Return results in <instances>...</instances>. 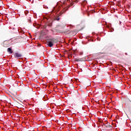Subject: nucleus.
Listing matches in <instances>:
<instances>
[{"label":"nucleus","mask_w":131,"mask_h":131,"mask_svg":"<svg viewBox=\"0 0 131 131\" xmlns=\"http://www.w3.org/2000/svg\"><path fill=\"white\" fill-rule=\"evenodd\" d=\"M49 41L48 42V47H50V48H52L53 46H54V43L55 42V39H49Z\"/></svg>","instance_id":"f257e3e1"},{"label":"nucleus","mask_w":131,"mask_h":131,"mask_svg":"<svg viewBox=\"0 0 131 131\" xmlns=\"http://www.w3.org/2000/svg\"><path fill=\"white\" fill-rule=\"evenodd\" d=\"M11 46V43L9 41H4V47L5 48H9V47Z\"/></svg>","instance_id":"f03ea898"},{"label":"nucleus","mask_w":131,"mask_h":131,"mask_svg":"<svg viewBox=\"0 0 131 131\" xmlns=\"http://www.w3.org/2000/svg\"><path fill=\"white\" fill-rule=\"evenodd\" d=\"M63 14V13H62L61 12L59 13L56 16L54 17V19L56 20V21H59V20H60V16H62V14Z\"/></svg>","instance_id":"7ed1b4c3"},{"label":"nucleus","mask_w":131,"mask_h":131,"mask_svg":"<svg viewBox=\"0 0 131 131\" xmlns=\"http://www.w3.org/2000/svg\"><path fill=\"white\" fill-rule=\"evenodd\" d=\"M22 57V54L19 53H15L14 54V58H21Z\"/></svg>","instance_id":"20e7f679"},{"label":"nucleus","mask_w":131,"mask_h":131,"mask_svg":"<svg viewBox=\"0 0 131 131\" xmlns=\"http://www.w3.org/2000/svg\"><path fill=\"white\" fill-rule=\"evenodd\" d=\"M75 61L76 62H82L83 61V58H75Z\"/></svg>","instance_id":"39448f33"},{"label":"nucleus","mask_w":131,"mask_h":131,"mask_svg":"<svg viewBox=\"0 0 131 131\" xmlns=\"http://www.w3.org/2000/svg\"><path fill=\"white\" fill-rule=\"evenodd\" d=\"M7 51L9 54H13V51H12V49L11 48H9L7 49Z\"/></svg>","instance_id":"423d86ee"},{"label":"nucleus","mask_w":131,"mask_h":131,"mask_svg":"<svg viewBox=\"0 0 131 131\" xmlns=\"http://www.w3.org/2000/svg\"><path fill=\"white\" fill-rule=\"evenodd\" d=\"M73 5H74V2L71 3L70 4V5L68 6V8H70L71 7H72V6H73Z\"/></svg>","instance_id":"0eeeda50"},{"label":"nucleus","mask_w":131,"mask_h":131,"mask_svg":"<svg viewBox=\"0 0 131 131\" xmlns=\"http://www.w3.org/2000/svg\"><path fill=\"white\" fill-rule=\"evenodd\" d=\"M106 127H112V126L108 124H107L106 125H105Z\"/></svg>","instance_id":"6e6552de"},{"label":"nucleus","mask_w":131,"mask_h":131,"mask_svg":"<svg viewBox=\"0 0 131 131\" xmlns=\"http://www.w3.org/2000/svg\"><path fill=\"white\" fill-rule=\"evenodd\" d=\"M100 54H105V53H104V52H102V53L100 52Z\"/></svg>","instance_id":"1a4fd4ad"},{"label":"nucleus","mask_w":131,"mask_h":131,"mask_svg":"<svg viewBox=\"0 0 131 131\" xmlns=\"http://www.w3.org/2000/svg\"><path fill=\"white\" fill-rule=\"evenodd\" d=\"M66 11H68V8H67V9H66Z\"/></svg>","instance_id":"9d476101"},{"label":"nucleus","mask_w":131,"mask_h":131,"mask_svg":"<svg viewBox=\"0 0 131 131\" xmlns=\"http://www.w3.org/2000/svg\"><path fill=\"white\" fill-rule=\"evenodd\" d=\"M75 2H76V3H78L77 1H75Z\"/></svg>","instance_id":"9b49d317"},{"label":"nucleus","mask_w":131,"mask_h":131,"mask_svg":"<svg viewBox=\"0 0 131 131\" xmlns=\"http://www.w3.org/2000/svg\"><path fill=\"white\" fill-rule=\"evenodd\" d=\"M125 55H127V53H125Z\"/></svg>","instance_id":"f8f14e48"},{"label":"nucleus","mask_w":131,"mask_h":131,"mask_svg":"<svg viewBox=\"0 0 131 131\" xmlns=\"http://www.w3.org/2000/svg\"><path fill=\"white\" fill-rule=\"evenodd\" d=\"M88 16H90V14H88Z\"/></svg>","instance_id":"ddd939ff"}]
</instances>
